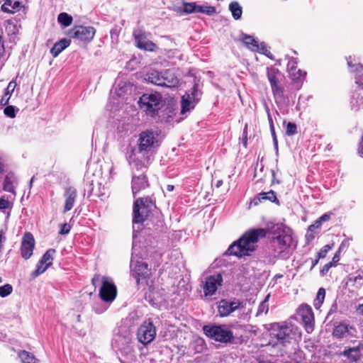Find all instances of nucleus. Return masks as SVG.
<instances>
[{
    "label": "nucleus",
    "instance_id": "nucleus-57",
    "mask_svg": "<svg viewBox=\"0 0 363 363\" xmlns=\"http://www.w3.org/2000/svg\"><path fill=\"white\" fill-rule=\"evenodd\" d=\"M333 266V262H328V263L325 264L323 267L322 269L320 270V274H321V275H322V276L325 275V274L328 272L329 269H330Z\"/></svg>",
    "mask_w": 363,
    "mask_h": 363
},
{
    "label": "nucleus",
    "instance_id": "nucleus-13",
    "mask_svg": "<svg viewBox=\"0 0 363 363\" xmlns=\"http://www.w3.org/2000/svg\"><path fill=\"white\" fill-rule=\"evenodd\" d=\"M95 33L96 29L92 26H77L69 31L68 35L72 38L89 43L94 38Z\"/></svg>",
    "mask_w": 363,
    "mask_h": 363
},
{
    "label": "nucleus",
    "instance_id": "nucleus-26",
    "mask_svg": "<svg viewBox=\"0 0 363 363\" xmlns=\"http://www.w3.org/2000/svg\"><path fill=\"white\" fill-rule=\"evenodd\" d=\"M262 200H269L272 202L279 203V200L277 199L275 193L271 190L269 192H261L255 196L250 202V206L258 205Z\"/></svg>",
    "mask_w": 363,
    "mask_h": 363
},
{
    "label": "nucleus",
    "instance_id": "nucleus-11",
    "mask_svg": "<svg viewBox=\"0 0 363 363\" xmlns=\"http://www.w3.org/2000/svg\"><path fill=\"white\" fill-rule=\"evenodd\" d=\"M130 269L132 275L136 279L138 284L140 280L146 279L150 274L147 264L142 259H135L134 257H132Z\"/></svg>",
    "mask_w": 363,
    "mask_h": 363
},
{
    "label": "nucleus",
    "instance_id": "nucleus-14",
    "mask_svg": "<svg viewBox=\"0 0 363 363\" xmlns=\"http://www.w3.org/2000/svg\"><path fill=\"white\" fill-rule=\"evenodd\" d=\"M267 74L272 93L276 100H281L284 96V88L278 84L279 77H281V72L278 69L274 67H268Z\"/></svg>",
    "mask_w": 363,
    "mask_h": 363
},
{
    "label": "nucleus",
    "instance_id": "nucleus-9",
    "mask_svg": "<svg viewBox=\"0 0 363 363\" xmlns=\"http://www.w3.org/2000/svg\"><path fill=\"white\" fill-rule=\"evenodd\" d=\"M202 92L199 89V85L195 84L191 91L186 92L181 100V113H185L194 108L199 101Z\"/></svg>",
    "mask_w": 363,
    "mask_h": 363
},
{
    "label": "nucleus",
    "instance_id": "nucleus-50",
    "mask_svg": "<svg viewBox=\"0 0 363 363\" xmlns=\"http://www.w3.org/2000/svg\"><path fill=\"white\" fill-rule=\"evenodd\" d=\"M16 86V81L15 80L11 81L9 83L7 88L6 89L5 96H11V94H13V92L14 91Z\"/></svg>",
    "mask_w": 363,
    "mask_h": 363
},
{
    "label": "nucleus",
    "instance_id": "nucleus-3",
    "mask_svg": "<svg viewBox=\"0 0 363 363\" xmlns=\"http://www.w3.org/2000/svg\"><path fill=\"white\" fill-rule=\"evenodd\" d=\"M271 336L277 340V344L286 347L296 341L300 333L296 326L283 323H274L271 324Z\"/></svg>",
    "mask_w": 363,
    "mask_h": 363
},
{
    "label": "nucleus",
    "instance_id": "nucleus-36",
    "mask_svg": "<svg viewBox=\"0 0 363 363\" xmlns=\"http://www.w3.org/2000/svg\"><path fill=\"white\" fill-rule=\"evenodd\" d=\"M72 17L67 13L62 12L58 15L57 21L64 27L70 26L72 23Z\"/></svg>",
    "mask_w": 363,
    "mask_h": 363
},
{
    "label": "nucleus",
    "instance_id": "nucleus-56",
    "mask_svg": "<svg viewBox=\"0 0 363 363\" xmlns=\"http://www.w3.org/2000/svg\"><path fill=\"white\" fill-rule=\"evenodd\" d=\"M9 206L10 202L8 200L4 199V198L0 199V210L9 208Z\"/></svg>",
    "mask_w": 363,
    "mask_h": 363
},
{
    "label": "nucleus",
    "instance_id": "nucleus-15",
    "mask_svg": "<svg viewBox=\"0 0 363 363\" xmlns=\"http://www.w3.org/2000/svg\"><path fill=\"white\" fill-rule=\"evenodd\" d=\"M117 289L111 280L106 277L102 278V285L99 290L101 298L106 302H112L116 297Z\"/></svg>",
    "mask_w": 363,
    "mask_h": 363
},
{
    "label": "nucleus",
    "instance_id": "nucleus-32",
    "mask_svg": "<svg viewBox=\"0 0 363 363\" xmlns=\"http://www.w3.org/2000/svg\"><path fill=\"white\" fill-rule=\"evenodd\" d=\"M229 11L231 12L232 16L235 20H239L242 17V7L236 1H232L229 4Z\"/></svg>",
    "mask_w": 363,
    "mask_h": 363
},
{
    "label": "nucleus",
    "instance_id": "nucleus-6",
    "mask_svg": "<svg viewBox=\"0 0 363 363\" xmlns=\"http://www.w3.org/2000/svg\"><path fill=\"white\" fill-rule=\"evenodd\" d=\"M203 331L208 337L223 344L233 343L235 339L227 325H206L203 327Z\"/></svg>",
    "mask_w": 363,
    "mask_h": 363
},
{
    "label": "nucleus",
    "instance_id": "nucleus-41",
    "mask_svg": "<svg viewBox=\"0 0 363 363\" xmlns=\"http://www.w3.org/2000/svg\"><path fill=\"white\" fill-rule=\"evenodd\" d=\"M48 268V265H45V264H41V261L40 260L37 264L36 269L31 273L32 278H36L44 272H45Z\"/></svg>",
    "mask_w": 363,
    "mask_h": 363
},
{
    "label": "nucleus",
    "instance_id": "nucleus-34",
    "mask_svg": "<svg viewBox=\"0 0 363 363\" xmlns=\"http://www.w3.org/2000/svg\"><path fill=\"white\" fill-rule=\"evenodd\" d=\"M55 253L56 250L55 249L50 248L48 250L40 259L41 264H45V265H48V267H49L52 263Z\"/></svg>",
    "mask_w": 363,
    "mask_h": 363
},
{
    "label": "nucleus",
    "instance_id": "nucleus-60",
    "mask_svg": "<svg viewBox=\"0 0 363 363\" xmlns=\"http://www.w3.org/2000/svg\"><path fill=\"white\" fill-rule=\"evenodd\" d=\"M270 131L272 133V136L273 138L274 145L275 146V148L277 150L278 149V142H277V136H276V133H275L274 127L272 129H270Z\"/></svg>",
    "mask_w": 363,
    "mask_h": 363
},
{
    "label": "nucleus",
    "instance_id": "nucleus-16",
    "mask_svg": "<svg viewBox=\"0 0 363 363\" xmlns=\"http://www.w3.org/2000/svg\"><path fill=\"white\" fill-rule=\"evenodd\" d=\"M133 35L136 46L139 49L150 52L155 51L157 49L156 44L148 40L146 33L141 29L135 30Z\"/></svg>",
    "mask_w": 363,
    "mask_h": 363
},
{
    "label": "nucleus",
    "instance_id": "nucleus-21",
    "mask_svg": "<svg viewBox=\"0 0 363 363\" xmlns=\"http://www.w3.org/2000/svg\"><path fill=\"white\" fill-rule=\"evenodd\" d=\"M148 186L146 175L143 173L134 172L132 179V191L134 196L142 189Z\"/></svg>",
    "mask_w": 363,
    "mask_h": 363
},
{
    "label": "nucleus",
    "instance_id": "nucleus-18",
    "mask_svg": "<svg viewBox=\"0 0 363 363\" xmlns=\"http://www.w3.org/2000/svg\"><path fill=\"white\" fill-rule=\"evenodd\" d=\"M297 313L304 323L306 331L308 333L312 331L313 329L314 315L311 307L307 304H302L298 308Z\"/></svg>",
    "mask_w": 363,
    "mask_h": 363
},
{
    "label": "nucleus",
    "instance_id": "nucleus-31",
    "mask_svg": "<svg viewBox=\"0 0 363 363\" xmlns=\"http://www.w3.org/2000/svg\"><path fill=\"white\" fill-rule=\"evenodd\" d=\"M16 182V177L13 174L9 173L8 174L4 181L3 183V189L6 191L13 193L15 194V187L14 183Z\"/></svg>",
    "mask_w": 363,
    "mask_h": 363
},
{
    "label": "nucleus",
    "instance_id": "nucleus-12",
    "mask_svg": "<svg viewBox=\"0 0 363 363\" xmlns=\"http://www.w3.org/2000/svg\"><path fill=\"white\" fill-rule=\"evenodd\" d=\"M357 333L358 332L354 327L341 323L335 327L333 335L337 339L345 338L350 342L355 344L356 340L354 338L357 337Z\"/></svg>",
    "mask_w": 363,
    "mask_h": 363
},
{
    "label": "nucleus",
    "instance_id": "nucleus-49",
    "mask_svg": "<svg viewBox=\"0 0 363 363\" xmlns=\"http://www.w3.org/2000/svg\"><path fill=\"white\" fill-rule=\"evenodd\" d=\"M297 62L295 59H291L287 64V69L289 71V74L292 72L297 71Z\"/></svg>",
    "mask_w": 363,
    "mask_h": 363
},
{
    "label": "nucleus",
    "instance_id": "nucleus-28",
    "mask_svg": "<svg viewBox=\"0 0 363 363\" xmlns=\"http://www.w3.org/2000/svg\"><path fill=\"white\" fill-rule=\"evenodd\" d=\"M71 43V40L67 38H62L55 43L50 50V53L54 57H57Z\"/></svg>",
    "mask_w": 363,
    "mask_h": 363
},
{
    "label": "nucleus",
    "instance_id": "nucleus-35",
    "mask_svg": "<svg viewBox=\"0 0 363 363\" xmlns=\"http://www.w3.org/2000/svg\"><path fill=\"white\" fill-rule=\"evenodd\" d=\"M289 75H290V77L291 78V80L294 83H297L298 84L297 86L300 87L301 86V84L302 83V82L304 80V79L306 77V72L302 71L301 69H297V71H296L294 72H292Z\"/></svg>",
    "mask_w": 363,
    "mask_h": 363
},
{
    "label": "nucleus",
    "instance_id": "nucleus-59",
    "mask_svg": "<svg viewBox=\"0 0 363 363\" xmlns=\"http://www.w3.org/2000/svg\"><path fill=\"white\" fill-rule=\"evenodd\" d=\"M350 245L349 239L344 240L339 247L338 252L342 250L344 248H347Z\"/></svg>",
    "mask_w": 363,
    "mask_h": 363
},
{
    "label": "nucleus",
    "instance_id": "nucleus-63",
    "mask_svg": "<svg viewBox=\"0 0 363 363\" xmlns=\"http://www.w3.org/2000/svg\"><path fill=\"white\" fill-rule=\"evenodd\" d=\"M337 311V303L335 301L332 306H331V308L330 309V311H329V314L330 313H336Z\"/></svg>",
    "mask_w": 363,
    "mask_h": 363
},
{
    "label": "nucleus",
    "instance_id": "nucleus-47",
    "mask_svg": "<svg viewBox=\"0 0 363 363\" xmlns=\"http://www.w3.org/2000/svg\"><path fill=\"white\" fill-rule=\"evenodd\" d=\"M93 183L86 184V188L85 189V191H87V196L90 198L91 196L100 197L101 195L99 193H95V190L93 187Z\"/></svg>",
    "mask_w": 363,
    "mask_h": 363
},
{
    "label": "nucleus",
    "instance_id": "nucleus-17",
    "mask_svg": "<svg viewBox=\"0 0 363 363\" xmlns=\"http://www.w3.org/2000/svg\"><path fill=\"white\" fill-rule=\"evenodd\" d=\"M352 347H345L340 355L347 358L350 362H357L362 359L363 341H356Z\"/></svg>",
    "mask_w": 363,
    "mask_h": 363
},
{
    "label": "nucleus",
    "instance_id": "nucleus-48",
    "mask_svg": "<svg viewBox=\"0 0 363 363\" xmlns=\"http://www.w3.org/2000/svg\"><path fill=\"white\" fill-rule=\"evenodd\" d=\"M93 183L86 184V188L85 189V191H87V196L90 198L91 196L100 197L101 195L99 193H95V190L93 187Z\"/></svg>",
    "mask_w": 363,
    "mask_h": 363
},
{
    "label": "nucleus",
    "instance_id": "nucleus-42",
    "mask_svg": "<svg viewBox=\"0 0 363 363\" xmlns=\"http://www.w3.org/2000/svg\"><path fill=\"white\" fill-rule=\"evenodd\" d=\"M196 13H202L208 15H212L216 13V8L211 6L197 5Z\"/></svg>",
    "mask_w": 363,
    "mask_h": 363
},
{
    "label": "nucleus",
    "instance_id": "nucleus-39",
    "mask_svg": "<svg viewBox=\"0 0 363 363\" xmlns=\"http://www.w3.org/2000/svg\"><path fill=\"white\" fill-rule=\"evenodd\" d=\"M269 294H268L265 298L259 303L257 311V316L261 315L262 314H267L269 311Z\"/></svg>",
    "mask_w": 363,
    "mask_h": 363
},
{
    "label": "nucleus",
    "instance_id": "nucleus-2",
    "mask_svg": "<svg viewBox=\"0 0 363 363\" xmlns=\"http://www.w3.org/2000/svg\"><path fill=\"white\" fill-rule=\"evenodd\" d=\"M159 135L160 131L157 129L150 128L142 131L138 135L136 147L132 150L146 157L147 155L152 157L160 145Z\"/></svg>",
    "mask_w": 363,
    "mask_h": 363
},
{
    "label": "nucleus",
    "instance_id": "nucleus-1",
    "mask_svg": "<svg viewBox=\"0 0 363 363\" xmlns=\"http://www.w3.org/2000/svg\"><path fill=\"white\" fill-rule=\"evenodd\" d=\"M266 234L264 228H252L246 231L237 241L230 245L227 254L238 257L250 255L255 250L259 238H264Z\"/></svg>",
    "mask_w": 363,
    "mask_h": 363
},
{
    "label": "nucleus",
    "instance_id": "nucleus-24",
    "mask_svg": "<svg viewBox=\"0 0 363 363\" xmlns=\"http://www.w3.org/2000/svg\"><path fill=\"white\" fill-rule=\"evenodd\" d=\"M64 196L65 203L64 206V213L70 211L74 204L77 198V190L75 188L69 186L65 189Z\"/></svg>",
    "mask_w": 363,
    "mask_h": 363
},
{
    "label": "nucleus",
    "instance_id": "nucleus-45",
    "mask_svg": "<svg viewBox=\"0 0 363 363\" xmlns=\"http://www.w3.org/2000/svg\"><path fill=\"white\" fill-rule=\"evenodd\" d=\"M242 41L247 48L251 50V47L256 45L257 41L251 35H245L242 38Z\"/></svg>",
    "mask_w": 363,
    "mask_h": 363
},
{
    "label": "nucleus",
    "instance_id": "nucleus-10",
    "mask_svg": "<svg viewBox=\"0 0 363 363\" xmlns=\"http://www.w3.org/2000/svg\"><path fill=\"white\" fill-rule=\"evenodd\" d=\"M150 156L141 155L134 150H131L128 156V162L133 169V174L136 172L138 174H145L147 167L150 164Z\"/></svg>",
    "mask_w": 363,
    "mask_h": 363
},
{
    "label": "nucleus",
    "instance_id": "nucleus-20",
    "mask_svg": "<svg viewBox=\"0 0 363 363\" xmlns=\"http://www.w3.org/2000/svg\"><path fill=\"white\" fill-rule=\"evenodd\" d=\"M34 247L35 240L33 235L30 233H26L21 242V256L26 259H29L33 255Z\"/></svg>",
    "mask_w": 363,
    "mask_h": 363
},
{
    "label": "nucleus",
    "instance_id": "nucleus-29",
    "mask_svg": "<svg viewBox=\"0 0 363 363\" xmlns=\"http://www.w3.org/2000/svg\"><path fill=\"white\" fill-rule=\"evenodd\" d=\"M162 72H160L155 69H151L147 73L145 79L150 83L161 86L162 81Z\"/></svg>",
    "mask_w": 363,
    "mask_h": 363
},
{
    "label": "nucleus",
    "instance_id": "nucleus-58",
    "mask_svg": "<svg viewBox=\"0 0 363 363\" xmlns=\"http://www.w3.org/2000/svg\"><path fill=\"white\" fill-rule=\"evenodd\" d=\"M331 213H326L322 215L318 220L323 223V222H326L330 219Z\"/></svg>",
    "mask_w": 363,
    "mask_h": 363
},
{
    "label": "nucleus",
    "instance_id": "nucleus-54",
    "mask_svg": "<svg viewBox=\"0 0 363 363\" xmlns=\"http://www.w3.org/2000/svg\"><path fill=\"white\" fill-rule=\"evenodd\" d=\"M60 227H61L60 228V230L59 232V233L60 235H67V234H68L69 233V231H70V229H71L69 225H68L67 223L62 224L60 225Z\"/></svg>",
    "mask_w": 363,
    "mask_h": 363
},
{
    "label": "nucleus",
    "instance_id": "nucleus-53",
    "mask_svg": "<svg viewBox=\"0 0 363 363\" xmlns=\"http://www.w3.org/2000/svg\"><path fill=\"white\" fill-rule=\"evenodd\" d=\"M242 143L245 147H247V124L246 123L243 129L242 135L241 138Z\"/></svg>",
    "mask_w": 363,
    "mask_h": 363
},
{
    "label": "nucleus",
    "instance_id": "nucleus-25",
    "mask_svg": "<svg viewBox=\"0 0 363 363\" xmlns=\"http://www.w3.org/2000/svg\"><path fill=\"white\" fill-rule=\"evenodd\" d=\"M347 65L350 69V72L355 73V83L363 89V78H362V76L359 74L363 69L362 65L360 63H353L351 57H349L347 59Z\"/></svg>",
    "mask_w": 363,
    "mask_h": 363
},
{
    "label": "nucleus",
    "instance_id": "nucleus-64",
    "mask_svg": "<svg viewBox=\"0 0 363 363\" xmlns=\"http://www.w3.org/2000/svg\"><path fill=\"white\" fill-rule=\"evenodd\" d=\"M313 232H310L308 231L306 235V240L308 241H310V240H312L313 239H314L315 236L313 234Z\"/></svg>",
    "mask_w": 363,
    "mask_h": 363
},
{
    "label": "nucleus",
    "instance_id": "nucleus-40",
    "mask_svg": "<svg viewBox=\"0 0 363 363\" xmlns=\"http://www.w3.org/2000/svg\"><path fill=\"white\" fill-rule=\"evenodd\" d=\"M251 50L254 52H259L272 58L271 52L268 50L267 45L264 43H261L260 44H259L257 42L256 45H253V47H251Z\"/></svg>",
    "mask_w": 363,
    "mask_h": 363
},
{
    "label": "nucleus",
    "instance_id": "nucleus-27",
    "mask_svg": "<svg viewBox=\"0 0 363 363\" xmlns=\"http://www.w3.org/2000/svg\"><path fill=\"white\" fill-rule=\"evenodd\" d=\"M22 7V3L18 0H5L1 9L6 13H14L19 11Z\"/></svg>",
    "mask_w": 363,
    "mask_h": 363
},
{
    "label": "nucleus",
    "instance_id": "nucleus-62",
    "mask_svg": "<svg viewBox=\"0 0 363 363\" xmlns=\"http://www.w3.org/2000/svg\"><path fill=\"white\" fill-rule=\"evenodd\" d=\"M121 338H123V339L124 340V341H125V343H128V342H129V340H130V339H129V337H128V336H123V337H121V336L118 335H116L115 336V338H114V340H114L116 342H118V341H119V339H121Z\"/></svg>",
    "mask_w": 363,
    "mask_h": 363
},
{
    "label": "nucleus",
    "instance_id": "nucleus-33",
    "mask_svg": "<svg viewBox=\"0 0 363 363\" xmlns=\"http://www.w3.org/2000/svg\"><path fill=\"white\" fill-rule=\"evenodd\" d=\"M351 108L355 111L363 108V96L360 94H354L350 101Z\"/></svg>",
    "mask_w": 363,
    "mask_h": 363
},
{
    "label": "nucleus",
    "instance_id": "nucleus-46",
    "mask_svg": "<svg viewBox=\"0 0 363 363\" xmlns=\"http://www.w3.org/2000/svg\"><path fill=\"white\" fill-rule=\"evenodd\" d=\"M297 133V126L294 123L289 122L286 124V135L292 136Z\"/></svg>",
    "mask_w": 363,
    "mask_h": 363
},
{
    "label": "nucleus",
    "instance_id": "nucleus-22",
    "mask_svg": "<svg viewBox=\"0 0 363 363\" xmlns=\"http://www.w3.org/2000/svg\"><path fill=\"white\" fill-rule=\"evenodd\" d=\"M240 305V302L228 301L225 299H223L219 302L218 312L221 317H225L238 309Z\"/></svg>",
    "mask_w": 363,
    "mask_h": 363
},
{
    "label": "nucleus",
    "instance_id": "nucleus-51",
    "mask_svg": "<svg viewBox=\"0 0 363 363\" xmlns=\"http://www.w3.org/2000/svg\"><path fill=\"white\" fill-rule=\"evenodd\" d=\"M4 114L10 118H14L16 116L15 108L13 106H8L4 108Z\"/></svg>",
    "mask_w": 363,
    "mask_h": 363
},
{
    "label": "nucleus",
    "instance_id": "nucleus-5",
    "mask_svg": "<svg viewBox=\"0 0 363 363\" xmlns=\"http://www.w3.org/2000/svg\"><path fill=\"white\" fill-rule=\"evenodd\" d=\"M138 104L139 108L150 117L157 116L164 106V101L158 93L143 94L140 97Z\"/></svg>",
    "mask_w": 363,
    "mask_h": 363
},
{
    "label": "nucleus",
    "instance_id": "nucleus-30",
    "mask_svg": "<svg viewBox=\"0 0 363 363\" xmlns=\"http://www.w3.org/2000/svg\"><path fill=\"white\" fill-rule=\"evenodd\" d=\"M346 284L354 286L356 289L361 287L363 285V271L357 274H350Z\"/></svg>",
    "mask_w": 363,
    "mask_h": 363
},
{
    "label": "nucleus",
    "instance_id": "nucleus-52",
    "mask_svg": "<svg viewBox=\"0 0 363 363\" xmlns=\"http://www.w3.org/2000/svg\"><path fill=\"white\" fill-rule=\"evenodd\" d=\"M331 249V247L329 245H325L321 250L318 252L317 256L318 258H324L328 252Z\"/></svg>",
    "mask_w": 363,
    "mask_h": 363
},
{
    "label": "nucleus",
    "instance_id": "nucleus-4",
    "mask_svg": "<svg viewBox=\"0 0 363 363\" xmlns=\"http://www.w3.org/2000/svg\"><path fill=\"white\" fill-rule=\"evenodd\" d=\"M153 207H155V204L148 197L139 198L134 202L133 211V233L140 230V225L148 218Z\"/></svg>",
    "mask_w": 363,
    "mask_h": 363
},
{
    "label": "nucleus",
    "instance_id": "nucleus-37",
    "mask_svg": "<svg viewBox=\"0 0 363 363\" xmlns=\"http://www.w3.org/2000/svg\"><path fill=\"white\" fill-rule=\"evenodd\" d=\"M19 357L23 363H39L38 359L25 350L21 351Z\"/></svg>",
    "mask_w": 363,
    "mask_h": 363
},
{
    "label": "nucleus",
    "instance_id": "nucleus-8",
    "mask_svg": "<svg viewBox=\"0 0 363 363\" xmlns=\"http://www.w3.org/2000/svg\"><path fill=\"white\" fill-rule=\"evenodd\" d=\"M157 335V328L150 319L145 320L137 330V339L144 346L151 343Z\"/></svg>",
    "mask_w": 363,
    "mask_h": 363
},
{
    "label": "nucleus",
    "instance_id": "nucleus-19",
    "mask_svg": "<svg viewBox=\"0 0 363 363\" xmlns=\"http://www.w3.org/2000/svg\"><path fill=\"white\" fill-rule=\"evenodd\" d=\"M223 277L219 273L211 275L206 277L203 291L206 296L213 295L218 289V286L222 285Z\"/></svg>",
    "mask_w": 363,
    "mask_h": 363
},
{
    "label": "nucleus",
    "instance_id": "nucleus-38",
    "mask_svg": "<svg viewBox=\"0 0 363 363\" xmlns=\"http://www.w3.org/2000/svg\"><path fill=\"white\" fill-rule=\"evenodd\" d=\"M325 296V290L323 288H320L318 291L316 298L314 300L313 306L316 309L320 308Z\"/></svg>",
    "mask_w": 363,
    "mask_h": 363
},
{
    "label": "nucleus",
    "instance_id": "nucleus-44",
    "mask_svg": "<svg viewBox=\"0 0 363 363\" xmlns=\"http://www.w3.org/2000/svg\"><path fill=\"white\" fill-rule=\"evenodd\" d=\"M13 291V287L11 284H6L4 286H0V296L6 297L10 295Z\"/></svg>",
    "mask_w": 363,
    "mask_h": 363
},
{
    "label": "nucleus",
    "instance_id": "nucleus-43",
    "mask_svg": "<svg viewBox=\"0 0 363 363\" xmlns=\"http://www.w3.org/2000/svg\"><path fill=\"white\" fill-rule=\"evenodd\" d=\"M197 5L195 2L192 3H184L183 4V11L186 13H196Z\"/></svg>",
    "mask_w": 363,
    "mask_h": 363
},
{
    "label": "nucleus",
    "instance_id": "nucleus-55",
    "mask_svg": "<svg viewBox=\"0 0 363 363\" xmlns=\"http://www.w3.org/2000/svg\"><path fill=\"white\" fill-rule=\"evenodd\" d=\"M322 224H323V223H321L318 219H317V220L314 222V223H313V224H311V225H310L308 226V231H310V232H314V230H315V229L320 228V226L322 225Z\"/></svg>",
    "mask_w": 363,
    "mask_h": 363
},
{
    "label": "nucleus",
    "instance_id": "nucleus-61",
    "mask_svg": "<svg viewBox=\"0 0 363 363\" xmlns=\"http://www.w3.org/2000/svg\"><path fill=\"white\" fill-rule=\"evenodd\" d=\"M267 118L269 121L270 129H272L274 127V125L272 117L269 113V110L268 108H267Z\"/></svg>",
    "mask_w": 363,
    "mask_h": 363
},
{
    "label": "nucleus",
    "instance_id": "nucleus-23",
    "mask_svg": "<svg viewBox=\"0 0 363 363\" xmlns=\"http://www.w3.org/2000/svg\"><path fill=\"white\" fill-rule=\"evenodd\" d=\"M161 77L162 79L161 86L174 88L179 85V80L172 70H164Z\"/></svg>",
    "mask_w": 363,
    "mask_h": 363
},
{
    "label": "nucleus",
    "instance_id": "nucleus-7",
    "mask_svg": "<svg viewBox=\"0 0 363 363\" xmlns=\"http://www.w3.org/2000/svg\"><path fill=\"white\" fill-rule=\"evenodd\" d=\"M293 238L291 234L285 231L272 240V246L274 248V256L279 259H287L291 254V247L293 244Z\"/></svg>",
    "mask_w": 363,
    "mask_h": 363
}]
</instances>
